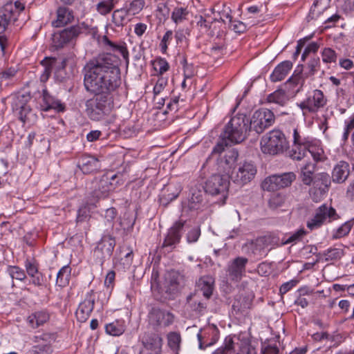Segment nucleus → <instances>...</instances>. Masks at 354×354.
Wrapping results in <instances>:
<instances>
[{"instance_id": "nucleus-1", "label": "nucleus", "mask_w": 354, "mask_h": 354, "mask_svg": "<svg viewBox=\"0 0 354 354\" xmlns=\"http://www.w3.org/2000/svg\"><path fill=\"white\" fill-rule=\"evenodd\" d=\"M121 84L118 57L111 53L100 55L85 69V89L94 96L86 100V112L93 121H100L114 108V92Z\"/></svg>"}, {"instance_id": "nucleus-2", "label": "nucleus", "mask_w": 354, "mask_h": 354, "mask_svg": "<svg viewBox=\"0 0 354 354\" xmlns=\"http://www.w3.org/2000/svg\"><path fill=\"white\" fill-rule=\"evenodd\" d=\"M248 122L249 119L244 113L234 115L225 126L212 154H220L227 146L243 142L250 133Z\"/></svg>"}, {"instance_id": "nucleus-3", "label": "nucleus", "mask_w": 354, "mask_h": 354, "mask_svg": "<svg viewBox=\"0 0 354 354\" xmlns=\"http://www.w3.org/2000/svg\"><path fill=\"white\" fill-rule=\"evenodd\" d=\"M261 146L263 153L277 155L286 151L289 145L283 132L274 129L262 137Z\"/></svg>"}, {"instance_id": "nucleus-4", "label": "nucleus", "mask_w": 354, "mask_h": 354, "mask_svg": "<svg viewBox=\"0 0 354 354\" xmlns=\"http://www.w3.org/2000/svg\"><path fill=\"white\" fill-rule=\"evenodd\" d=\"M230 176L214 174L210 176L203 187L205 193L212 196H220V202L225 203L227 196V191L230 185Z\"/></svg>"}, {"instance_id": "nucleus-5", "label": "nucleus", "mask_w": 354, "mask_h": 354, "mask_svg": "<svg viewBox=\"0 0 354 354\" xmlns=\"http://www.w3.org/2000/svg\"><path fill=\"white\" fill-rule=\"evenodd\" d=\"M84 27L85 24L82 23L64 28L60 31L55 32L51 37L52 46L55 49H59L64 48L65 45L75 41L79 35L82 33V30Z\"/></svg>"}, {"instance_id": "nucleus-6", "label": "nucleus", "mask_w": 354, "mask_h": 354, "mask_svg": "<svg viewBox=\"0 0 354 354\" xmlns=\"http://www.w3.org/2000/svg\"><path fill=\"white\" fill-rule=\"evenodd\" d=\"M24 6L19 1L5 4L0 10V34H3L11 24H15Z\"/></svg>"}, {"instance_id": "nucleus-7", "label": "nucleus", "mask_w": 354, "mask_h": 354, "mask_svg": "<svg viewBox=\"0 0 354 354\" xmlns=\"http://www.w3.org/2000/svg\"><path fill=\"white\" fill-rule=\"evenodd\" d=\"M274 122V113L269 109L256 111L248 122L249 131H254L257 134L263 133Z\"/></svg>"}, {"instance_id": "nucleus-8", "label": "nucleus", "mask_w": 354, "mask_h": 354, "mask_svg": "<svg viewBox=\"0 0 354 354\" xmlns=\"http://www.w3.org/2000/svg\"><path fill=\"white\" fill-rule=\"evenodd\" d=\"M256 174V166L252 162L245 161L236 165L229 176L232 181L243 186L250 182L254 178Z\"/></svg>"}, {"instance_id": "nucleus-9", "label": "nucleus", "mask_w": 354, "mask_h": 354, "mask_svg": "<svg viewBox=\"0 0 354 354\" xmlns=\"http://www.w3.org/2000/svg\"><path fill=\"white\" fill-rule=\"evenodd\" d=\"M115 244V237L109 233H104L93 250V256L97 263L102 266L105 259L112 255Z\"/></svg>"}, {"instance_id": "nucleus-10", "label": "nucleus", "mask_w": 354, "mask_h": 354, "mask_svg": "<svg viewBox=\"0 0 354 354\" xmlns=\"http://www.w3.org/2000/svg\"><path fill=\"white\" fill-rule=\"evenodd\" d=\"M320 65V60L319 57L311 59L306 67V70L302 73V69L296 71L293 75H292L286 82V85H292V89L298 86L295 90V93H298L304 84L305 80L315 75L317 68Z\"/></svg>"}, {"instance_id": "nucleus-11", "label": "nucleus", "mask_w": 354, "mask_h": 354, "mask_svg": "<svg viewBox=\"0 0 354 354\" xmlns=\"http://www.w3.org/2000/svg\"><path fill=\"white\" fill-rule=\"evenodd\" d=\"M337 218L336 210L333 207L324 204L316 209L315 216L308 221L307 227L313 230L320 227L326 222H330Z\"/></svg>"}, {"instance_id": "nucleus-12", "label": "nucleus", "mask_w": 354, "mask_h": 354, "mask_svg": "<svg viewBox=\"0 0 354 354\" xmlns=\"http://www.w3.org/2000/svg\"><path fill=\"white\" fill-rule=\"evenodd\" d=\"M185 223V221L181 220L177 221L168 230L167 234L161 246L162 249L165 250V252H171L180 243Z\"/></svg>"}, {"instance_id": "nucleus-13", "label": "nucleus", "mask_w": 354, "mask_h": 354, "mask_svg": "<svg viewBox=\"0 0 354 354\" xmlns=\"http://www.w3.org/2000/svg\"><path fill=\"white\" fill-rule=\"evenodd\" d=\"M115 188V185L110 181L109 174L102 175L100 178H95L91 182V194L95 198H105Z\"/></svg>"}, {"instance_id": "nucleus-14", "label": "nucleus", "mask_w": 354, "mask_h": 354, "mask_svg": "<svg viewBox=\"0 0 354 354\" xmlns=\"http://www.w3.org/2000/svg\"><path fill=\"white\" fill-rule=\"evenodd\" d=\"M143 348L139 354H160L162 339L155 333H145L142 337Z\"/></svg>"}, {"instance_id": "nucleus-15", "label": "nucleus", "mask_w": 354, "mask_h": 354, "mask_svg": "<svg viewBox=\"0 0 354 354\" xmlns=\"http://www.w3.org/2000/svg\"><path fill=\"white\" fill-rule=\"evenodd\" d=\"M174 315L158 307L153 306L148 313L149 322L153 326H168L174 322Z\"/></svg>"}, {"instance_id": "nucleus-16", "label": "nucleus", "mask_w": 354, "mask_h": 354, "mask_svg": "<svg viewBox=\"0 0 354 354\" xmlns=\"http://www.w3.org/2000/svg\"><path fill=\"white\" fill-rule=\"evenodd\" d=\"M95 304V297L93 296V290L88 292L84 300L79 304L75 312L77 320L80 322H86L91 315Z\"/></svg>"}, {"instance_id": "nucleus-17", "label": "nucleus", "mask_w": 354, "mask_h": 354, "mask_svg": "<svg viewBox=\"0 0 354 354\" xmlns=\"http://www.w3.org/2000/svg\"><path fill=\"white\" fill-rule=\"evenodd\" d=\"M31 99L29 93L18 94L12 102V109L15 111H18L20 120L25 122L27 119V114L30 113L31 109L28 102Z\"/></svg>"}, {"instance_id": "nucleus-18", "label": "nucleus", "mask_w": 354, "mask_h": 354, "mask_svg": "<svg viewBox=\"0 0 354 354\" xmlns=\"http://www.w3.org/2000/svg\"><path fill=\"white\" fill-rule=\"evenodd\" d=\"M350 174L349 163L344 160H340L334 165L332 169V182L336 184H343L348 180Z\"/></svg>"}, {"instance_id": "nucleus-19", "label": "nucleus", "mask_w": 354, "mask_h": 354, "mask_svg": "<svg viewBox=\"0 0 354 354\" xmlns=\"http://www.w3.org/2000/svg\"><path fill=\"white\" fill-rule=\"evenodd\" d=\"M248 259L245 257H238L228 266L227 272L232 280L238 281L241 279L245 272V266Z\"/></svg>"}, {"instance_id": "nucleus-20", "label": "nucleus", "mask_w": 354, "mask_h": 354, "mask_svg": "<svg viewBox=\"0 0 354 354\" xmlns=\"http://www.w3.org/2000/svg\"><path fill=\"white\" fill-rule=\"evenodd\" d=\"M36 345L33 346L30 354H51L53 349L50 345L51 335L44 333L35 336Z\"/></svg>"}, {"instance_id": "nucleus-21", "label": "nucleus", "mask_w": 354, "mask_h": 354, "mask_svg": "<svg viewBox=\"0 0 354 354\" xmlns=\"http://www.w3.org/2000/svg\"><path fill=\"white\" fill-rule=\"evenodd\" d=\"M78 166L84 174H88L101 169L100 160L92 156L83 155L79 160Z\"/></svg>"}, {"instance_id": "nucleus-22", "label": "nucleus", "mask_w": 354, "mask_h": 354, "mask_svg": "<svg viewBox=\"0 0 354 354\" xmlns=\"http://www.w3.org/2000/svg\"><path fill=\"white\" fill-rule=\"evenodd\" d=\"M42 101L43 104H41V107L42 110L44 111L55 109L57 112H63L65 110L64 104L50 95L46 89L43 90Z\"/></svg>"}, {"instance_id": "nucleus-23", "label": "nucleus", "mask_w": 354, "mask_h": 354, "mask_svg": "<svg viewBox=\"0 0 354 354\" xmlns=\"http://www.w3.org/2000/svg\"><path fill=\"white\" fill-rule=\"evenodd\" d=\"M183 280V277L178 272L169 274L165 286V292L169 298H174L179 291V287Z\"/></svg>"}, {"instance_id": "nucleus-24", "label": "nucleus", "mask_w": 354, "mask_h": 354, "mask_svg": "<svg viewBox=\"0 0 354 354\" xmlns=\"http://www.w3.org/2000/svg\"><path fill=\"white\" fill-rule=\"evenodd\" d=\"M307 100L309 102V106L313 113L317 112L327 103V99L324 96V93L319 89L314 90L313 94L307 97Z\"/></svg>"}, {"instance_id": "nucleus-25", "label": "nucleus", "mask_w": 354, "mask_h": 354, "mask_svg": "<svg viewBox=\"0 0 354 354\" xmlns=\"http://www.w3.org/2000/svg\"><path fill=\"white\" fill-rule=\"evenodd\" d=\"M196 286L203 292V295L208 299L213 292L214 279L210 275L203 276L196 281Z\"/></svg>"}, {"instance_id": "nucleus-26", "label": "nucleus", "mask_w": 354, "mask_h": 354, "mask_svg": "<svg viewBox=\"0 0 354 354\" xmlns=\"http://www.w3.org/2000/svg\"><path fill=\"white\" fill-rule=\"evenodd\" d=\"M292 67L290 61H283L279 64L270 75V80L273 82L283 80Z\"/></svg>"}, {"instance_id": "nucleus-27", "label": "nucleus", "mask_w": 354, "mask_h": 354, "mask_svg": "<svg viewBox=\"0 0 354 354\" xmlns=\"http://www.w3.org/2000/svg\"><path fill=\"white\" fill-rule=\"evenodd\" d=\"M133 259V250L130 248L125 249L122 248L120 251L119 257L115 259V263L116 266L123 270L129 269L132 263Z\"/></svg>"}, {"instance_id": "nucleus-28", "label": "nucleus", "mask_w": 354, "mask_h": 354, "mask_svg": "<svg viewBox=\"0 0 354 354\" xmlns=\"http://www.w3.org/2000/svg\"><path fill=\"white\" fill-rule=\"evenodd\" d=\"M73 19L72 12L67 8L60 7L57 11V19L52 22L55 27L64 26L71 23Z\"/></svg>"}, {"instance_id": "nucleus-29", "label": "nucleus", "mask_w": 354, "mask_h": 354, "mask_svg": "<svg viewBox=\"0 0 354 354\" xmlns=\"http://www.w3.org/2000/svg\"><path fill=\"white\" fill-rule=\"evenodd\" d=\"M50 318L49 314L45 310L37 311L30 315L27 322L30 327L37 328L46 323Z\"/></svg>"}, {"instance_id": "nucleus-30", "label": "nucleus", "mask_w": 354, "mask_h": 354, "mask_svg": "<svg viewBox=\"0 0 354 354\" xmlns=\"http://www.w3.org/2000/svg\"><path fill=\"white\" fill-rule=\"evenodd\" d=\"M205 190L197 187H192L190 189L191 196L189 198V208L190 209H196L199 207V204L203 201Z\"/></svg>"}, {"instance_id": "nucleus-31", "label": "nucleus", "mask_w": 354, "mask_h": 354, "mask_svg": "<svg viewBox=\"0 0 354 354\" xmlns=\"http://www.w3.org/2000/svg\"><path fill=\"white\" fill-rule=\"evenodd\" d=\"M316 169V164L308 162L301 167V179L306 185H310L314 182L313 174Z\"/></svg>"}, {"instance_id": "nucleus-32", "label": "nucleus", "mask_w": 354, "mask_h": 354, "mask_svg": "<svg viewBox=\"0 0 354 354\" xmlns=\"http://www.w3.org/2000/svg\"><path fill=\"white\" fill-rule=\"evenodd\" d=\"M103 41L106 45L111 48V50L113 52L119 53L122 56L126 62L127 64L129 63V52L125 43L121 42L120 44H115L109 40L106 36L104 37Z\"/></svg>"}, {"instance_id": "nucleus-33", "label": "nucleus", "mask_w": 354, "mask_h": 354, "mask_svg": "<svg viewBox=\"0 0 354 354\" xmlns=\"http://www.w3.org/2000/svg\"><path fill=\"white\" fill-rule=\"evenodd\" d=\"M268 102L274 103L281 106H283L289 100V97L283 89H278L268 95L267 97Z\"/></svg>"}, {"instance_id": "nucleus-34", "label": "nucleus", "mask_w": 354, "mask_h": 354, "mask_svg": "<svg viewBox=\"0 0 354 354\" xmlns=\"http://www.w3.org/2000/svg\"><path fill=\"white\" fill-rule=\"evenodd\" d=\"M187 301L189 307L195 312L199 314H204L206 308V301L200 300L196 298V295H189L187 297Z\"/></svg>"}, {"instance_id": "nucleus-35", "label": "nucleus", "mask_w": 354, "mask_h": 354, "mask_svg": "<svg viewBox=\"0 0 354 354\" xmlns=\"http://www.w3.org/2000/svg\"><path fill=\"white\" fill-rule=\"evenodd\" d=\"M252 253L257 257H261L265 254L266 240L263 237L257 239L249 245Z\"/></svg>"}, {"instance_id": "nucleus-36", "label": "nucleus", "mask_w": 354, "mask_h": 354, "mask_svg": "<svg viewBox=\"0 0 354 354\" xmlns=\"http://www.w3.org/2000/svg\"><path fill=\"white\" fill-rule=\"evenodd\" d=\"M212 17L209 15L205 14L204 16L200 15L198 20L196 22V26L198 28L199 32L202 35L211 34L210 25H211Z\"/></svg>"}, {"instance_id": "nucleus-37", "label": "nucleus", "mask_w": 354, "mask_h": 354, "mask_svg": "<svg viewBox=\"0 0 354 354\" xmlns=\"http://www.w3.org/2000/svg\"><path fill=\"white\" fill-rule=\"evenodd\" d=\"M71 268L68 266H63L57 274L56 284L64 287L69 283Z\"/></svg>"}, {"instance_id": "nucleus-38", "label": "nucleus", "mask_w": 354, "mask_h": 354, "mask_svg": "<svg viewBox=\"0 0 354 354\" xmlns=\"http://www.w3.org/2000/svg\"><path fill=\"white\" fill-rule=\"evenodd\" d=\"M305 234L306 231L304 229H300L292 234H286L281 239V245L296 244L297 242L301 241Z\"/></svg>"}, {"instance_id": "nucleus-39", "label": "nucleus", "mask_w": 354, "mask_h": 354, "mask_svg": "<svg viewBox=\"0 0 354 354\" xmlns=\"http://www.w3.org/2000/svg\"><path fill=\"white\" fill-rule=\"evenodd\" d=\"M310 150L306 149L299 145H293L292 148L288 151V156L294 160H301L306 157Z\"/></svg>"}, {"instance_id": "nucleus-40", "label": "nucleus", "mask_w": 354, "mask_h": 354, "mask_svg": "<svg viewBox=\"0 0 354 354\" xmlns=\"http://www.w3.org/2000/svg\"><path fill=\"white\" fill-rule=\"evenodd\" d=\"M324 0H315L310 8L308 18L315 19L317 18L327 8L326 2Z\"/></svg>"}, {"instance_id": "nucleus-41", "label": "nucleus", "mask_w": 354, "mask_h": 354, "mask_svg": "<svg viewBox=\"0 0 354 354\" xmlns=\"http://www.w3.org/2000/svg\"><path fill=\"white\" fill-rule=\"evenodd\" d=\"M275 175L278 179V185L280 189L289 187L296 178V175L293 172H286Z\"/></svg>"}, {"instance_id": "nucleus-42", "label": "nucleus", "mask_w": 354, "mask_h": 354, "mask_svg": "<svg viewBox=\"0 0 354 354\" xmlns=\"http://www.w3.org/2000/svg\"><path fill=\"white\" fill-rule=\"evenodd\" d=\"M277 180L276 175L267 177L261 183L262 189L268 192H274L280 189Z\"/></svg>"}, {"instance_id": "nucleus-43", "label": "nucleus", "mask_w": 354, "mask_h": 354, "mask_svg": "<svg viewBox=\"0 0 354 354\" xmlns=\"http://www.w3.org/2000/svg\"><path fill=\"white\" fill-rule=\"evenodd\" d=\"M297 292L298 296L294 304L295 305L300 306L303 308L307 307L308 305V299L304 296L310 295L313 292V290L310 291L307 288H301Z\"/></svg>"}, {"instance_id": "nucleus-44", "label": "nucleus", "mask_w": 354, "mask_h": 354, "mask_svg": "<svg viewBox=\"0 0 354 354\" xmlns=\"http://www.w3.org/2000/svg\"><path fill=\"white\" fill-rule=\"evenodd\" d=\"M331 182V176L327 173L322 172L315 176L313 184L316 186H319V188L323 186L324 188L328 189Z\"/></svg>"}, {"instance_id": "nucleus-45", "label": "nucleus", "mask_w": 354, "mask_h": 354, "mask_svg": "<svg viewBox=\"0 0 354 354\" xmlns=\"http://www.w3.org/2000/svg\"><path fill=\"white\" fill-rule=\"evenodd\" d=\"M223 8L221 10L219 9L220 5H217L216 7L218 8L217 16L219 17L218 19L221 22L226 24L227 21V22H231V19H232V17L231 15V9L229 6H227L225 4H222Z\"/></svg>"}, {"instance_id": "nucleus-46", "label": "nucleus", "mask_w": 354, "mask_h": 354, "mask_svg": "<svg viewBox=\"0 0 354 354\" xmlns=\"http://www.w3.org/2000/svg\"><path fill=\"white\" fill-rule=\"evenodd\" d=\"M127 11L124 9L116 10L112 15V20L116 26H123L127 21Z\"/></svg>"}, {"instance_id": "nucleus-47", "label": "nucleus", "mask_w": 354, "mask_h": 354, "mask_svg": "<svg viewBox=\"0 0 354 354\" xmlns=\"http://www.w3.org/2000/svg\"><path fill=\"white\" fill-rule=\"evenodd\" d=\"M189 11L186 8L176 7L171 13V19L176 23H180L187 19Z\"/></svg>"}, {"instance_id": "nucleus-48", "label": "nucleus", "mask_w": 354, "mask_h": 354, "mask_svg": "<svg viewBox=\"0 0 354 354\" xmlns=\"http://www.w3.org/2000/svg\"><path fill=\"white\" fill-rule=\"evenodd\" d=\"M105 330L108 334L113 336L120 335L124 331L123 326L118 321L106 324Z\"/></svg>"}, {"instance_id": "nucleus-49", "label": "nucleus", "mask_w": 354, "mask_h": 354, "mask_svg": "<svg viewBox=\"0 0 354 354\" xmlns=\"http://www.w3.org/2000/svg\"><path fill=\"white\" fill-rule=\"evenodd\" d=\"M7 272L12 279L23 281L26 278L24 270L18 266H8Z\"/></svg>"}, {"instance_id": "nucleus-50", "label": "nucleus", "mask_w": 354, "mask_h": 354, "mask_svg": "<svg viewBox=\"0 0 354 354\" xmlns=\"http://www.w3.org/2000/svg\"><path fill=\"white\" fill-rule=\"evenodd\" d=\"M114 0H103L97 4V10L101 15L109 13L114 8Z\"/></svg>"}, {"instance_id": "nucleus-51", "label": "nucleus", "mask_w": 354, "mask_h": 354, "mask_svg": "<svg viewBox=\"0 0 354 354\" xmlns=\"http://www.w3.org/2000/svg\"><path fill=\"white\" fill-rule=\"evenodd\" d=\"M322 61L326 64L335 63L337 55L334 50L330 48H325L322 52Z\"/></svg>"}, {"instance_id": "nucleus-52", "label": "nucleus", "mask_w": 354, "mask_h": 354, "mask_svg": "<svg viewBox=\"0 0 354 354\" xmlns=\"http://www.w3.org/2000/svg\"><path fill=\"white\" fill-rule=\"evenodd\" d=\"M211 11L213 14H215V9L212 8ZM221 22L218 19V17L216 15H214V17L212 18L211 21V25H210V30L211 34H209V37H214L216 35L218 37L220 35V30H221Z\"/></svg>"}, {"instance_id": "nucleus-53", "label": "nucleus", "mask_w": 354, "mask_h": 354, "mask_svg": "<svg viewBox=\"0 0 354 354\" xmlns=\"http://www.w3.org/2000/svg\"><path fill=\"white\" fill-rule=\"evenodd\" d=\"M234 348V342L232 337L225 338L222 346L216 349L212 354H230Z\"/></svg>"}, {"instance_id": "nucleus-54", "label": "nucleus", "mask_w": 354, "mask_h": 354, "mask_svg": "<svg viewBox=\"0 0 354 354\" xmlns=\"http://www.w3.org/2000/svg\"><path fill=\"white\" fill-rule=\"evenodd\" d=\"M342 251L337 248H329L324 251L323 254L319 253L317 256L320 258L322 256L325 257L326 261L337 259L341 257Z\"/></svg>"}, {"instance_id": "nucleus-55", "label": "nucleus", "mask_w": 354, "mask_h": 354, "mask_svg": "<svg viewBox=\"0 0 354 354\" xmlns=\"http://www.w3.org/2000/svg\"><path fill=\"white\" fill-rule=\"evenodd\" d=\"M230 354H256L254 348L248 344L234 345Z\"/></svg>"}, {"instance_id": "nucleus-56", "label": "nucleus", "mask_w": 354, "mask_h": 354, "mask_svg": "<svg viewBox=\"0 0 354 354\" xmlns=\"http://www.w3.org/2000/svg\"><path fill=\"white\" fill-rule=\"evenodd\" d=\"M285 201L286 198L284 195L277 194L270 198L268 205L271 209H276L282 207L285 203Z\"/></svg>"}, {"instance_id": "nucleus-57", "label": "nucleus", "mask_w": 354, "mask_h": 354, "mask_svg": "<svg viewBox=\"0 0 354 354\" xmlns=\"http://www.w3.org/2000/svg\"><path fill=\"white\" fill-rule=\"evenodd\" d=\"M239 157V152L235 149H232L228 150L225 156H224V162L225 164L229 167V168H232L234 164L237 160Z\"/></svg>"}, {"instance_id": "nucleus-58", "label": "nucleus", "mask_w": 354, "mask_h": 354, "mask_svg": "<svg viewBox=\"0 0 354 354\" xmlns=\"http://www.w3.org/2000/svg\"><path fill=\"white\" fill-rule=\"evenodd\" d=\"M353 225V221H348L342 224L336 231L335 238L338 239L347 235Z\"/></svg>"}, {"instance_id": "nucleus-59", "label": "nucleus", "mask_w": 354, "mask_h": 354, "mask_svg": "<svg viewBox=\"0 0 354 354\" xmlns=\"http://www.w3.org/2000/svg\"><path fill=\"white\" fill-rule=\"evenodd\" d=\"M50 62V65L53 66L54 73L58 71L63 70L66 68V62L67 59L63 58V59H58L55 57H48Z\"/></svg>"}, {"instance_id": "nucleus-60", "label": "nucleus", "mask_w": 354, "mask_h": 354, "mask_svg": "<svg viewBox=\"0 0 354 354\" xmlns=\"http://www.w3.org/2000/svg\"><path fill=\"white\" fill-rule=\"evenodd\" d=\"M168 345L172 350H178L180 347V335L177 333H170L167 335Z\"/></svg>"}, {"instance_id": "nucleus-61", "label": "nucleus", "mask_w": 354, "mask_h": 354, "mask_svg": "<svg viewBox=\"0 0 354 354\" xmlns=\"http://www.w3.org/2000/svg\"><path fill=\"white\" fill-rule=\"evenodd\" d=\"M47 61H49V58L48 57H46L44 59H43L41 62V64L44 68V72H43V73L41 75V80L42 82L47 81L48 79L49 78L51 73L53 71V66H51L50 65V62H48Z\"/></svg>"}, {"instance_id": "nucleus-62", "label": "nucleus", "mask_w": 354, "mask_h": 354, "mask_svg": "<svg viewBox=\"0 0 354 354\" xmlns=\"http://www.w3.org/2000/svg\"><path fill=\"white\" fill-rule=\"evenodd\" d=\"M201 236V228L198 226L192 227L187 234L186 239L187 243H195L198 240Z\"/></svg>"}, {"instance_id": "nucleus-63", "label": "nucleus", "mask_w": 354, "mask_h": 354, "mask_svg": "<svg viewBox=\"0 0 354 354\" xmlns=\"http://www.w3.org/2000/svg\"><path fill=\"white\" fill-rule=\"evenodd\" d=\"M145 5V2L142 0H133L129 4V6L127 9V12H129L131 15L138 14L140 11L142 10Z\"/></svg>"}, {"instance_id": "nucleus-64", "label": "nucleus", "mask_w": 354, "mask_h": 354, "mask_svg": "<svg viewBox=\"0 0 354 354\" xmlns=\"http://www.w3.org/2000/svg\"><path fill=\"white\" fill-rule=\"evenodd\" d=\"M154 69L160 74H162L169 70V66L166 59L160 58L156 59L153 63Z\"/></svg>"}]
</instances>
